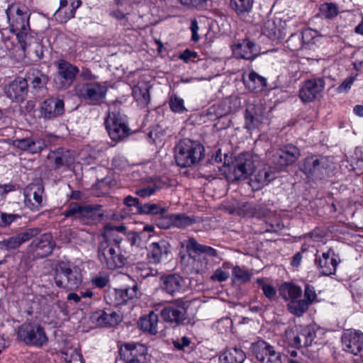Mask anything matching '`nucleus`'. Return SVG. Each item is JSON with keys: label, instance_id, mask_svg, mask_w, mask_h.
I'll list each match as a JSON object with an SVG mask.
<instances>
[{"label": "nucleus", "instance_id": "f257e3e1", "mask_svg": "<svg viewBox=\"0 0 363 363\" xmlns=\"http://www.w3.org/2000/svg\"><path fill=\"white\" fill-rule=\"evenodd\" d=\"M123 238L112 235H103L98 245V257L104 267L113 270L123 267L126 257L122 254Z\"/></svg>", "mask_w": 363, "mask_h": 363}, {"label": "nucleus", "instance_id": "f03ea898", "mask_svg": "<svg viewBox=\"0 0 363 363\" xmlns=\"http://www.w3.org/2000/svg\"><path fill=\"white\" fill-rule=\"evenodd\" d=\"M204 151L203 146L199 142L183 139L174 147L176 163L181 167H191L203 158Z\"/></svg>", "mask_w": 363, "mask_h": 363}, {"label": "nucleus", "instance_id": "7ed1b4c3", "mask_svg": "<svg viewBox=\"0 0 363 363\" xmlns=\"http://www.w3.org/2000/svg\"><path fill=\"white\" fill-rule=\"evenodd\" d=\"M258 163L257 155L250 153L240 155L235 162L228 167L226 178L231 182L246 179L254 172Z\"/></svg>", "mask_w": 363, "mask_h": 363}, {"label": "nucleus", "instance_id": "20e7f679", "mask_svg": "<svg viewBox=\"0 0 363 363\" xmlns=\"http://www.w3.org/2000/svg\"><path fill=\"white\" fill-rule=\"evenodd\" d=\"M54 279L58 287L68 290L77 289L82 281L79 269L65 262H60L56 265Z\"/></svg>", "mask_w": 363, "mask_h": 363}, {"label": "nucleus", "instance_id": "39448f33", "mask_svg": "<svg viewBox=\"0 0 363 363\" xmlns=\"http://www.w3.org/2000/svg\"><path fill=\"white\" fill-rule=\"evenodd\" d=\"M100 205H81L77 202L70 203L62 213L65 218L79 220L83 223H89L101 218Z\"/></svg>", "mask_w": 363, "mask_h": 363}, {"label": "nucleus", "instance_id": "423d86ee", "mask_svg": "<svg viewBox=\"0 0 363 363\" xmlns=\"http://www.w3.org/2000/svg\"><path fill=\"white\" fill-rule=\"evenodd\" d=\"M107 86L99 82H84L74 87L75 95L91 105L101 104L106 97Z\"/></svg>", "mask_w": 363, "mask_h": 363}, {"label": "nucleus", "instance_id": "0eeeda50", "mask_svg": "<svg viewBox=\"0 0 363 363\" xmlns=\"http://www.w3.org/2000/svg\"><path fill=\"white\" fill-rule=\"evenodd\" d=\"M18 339L28 345L40 347L48 342L43 327L38 324L23 323L18 328Z\"/></svg>", "mask_w": 363, "mask_h": 363}, {"label": "nucleus", "instance_id": "6e6552de", "mask_svg": "<svg viewBox=\"0 0 363 363\" xmlns=\"http://www.w3.org/2000/svg\"><path fill=\"white\" fill-rule=\"evenodd\" d=\"M55 247L50 233H44L33 239L28 245L26 250L28 257L32 260L42 259L50 255Z\"/></svg>", "mask_w": 363, "mask_h": 363}, {"label": "nucleus", "instance_id": "1a4fd4ad", "mask_svg": "<svg viewBox=\"0 0 363 363\" xmlns=\"http://www.w3.org/2000/svg\"><path fill=\"white\" fill-rule=\"evenodd\" d=\"M329 161L326 157L312 156L304 160L301 167L308 179L320 180L328 174Z\"/></svg>", "mask_w": 363, "mask_h": 363}, {"label": "nucleus", "instance_id": "9d476101", "mask_svg": "<svg viewBox=\"0 0 363 363\" xmlns=\"http://www.w3.org/2000/svg\"><path fill=\"white\" fill-rule=\"evenodd\" d=\"M57 72L55 77V82L60 89H66L72 84L76 75L79 72L77 67L70 62L60 60L55 62Z\"/></svg>", "mask_w": 363, "mask_h": 363}, {"label": "nucleus", "instance_id": "9b49d317", "mask_svg": "<svg viewBox=\"0 0 363 363\" xmlns=\"http://www.w3.org/2000/svg\"><path fill=\"white\" fill-rule=\"evenodd\" d=\"M119 355L125 363H147V348L140 343H125L120 347Z\"/></svg>", "mask_w": 363, "mask_h": 363}, {"label": "nucleus", "instance_id": "f8f14e48", "mask_svg": "<svg viewBox=\"0 0 363 363\" xmlns=\"http://www.w3.org/2000/svg\"><path fill=\"white\" fill-rule=\"evenodd\" d=\"M160 315L165 322L176 325L182 324L186 318L185 302L180 299L174 301L160 311Z\"/></svg>", "mask_w": 363, "mask_h": 363}, {"label": "nucleus", "instance_id": "ddd939ff", "mask_svg": "<svg viewBox=\"0 0 363 363\" xmlns=\"http://www.w3.org/2000/svg\"><path fill=\"white\" fill-rule=\"evenodd\" d=\"M256 359L260 363H282L281 354L265 341H258L252 345Z\"/></svg>", "mask_w": 363, "mask_h": 363}, {"label": "nucleus", "instance_id": "4468645a", "mask_svg": "<svg viewBox=\"0 0 363 363\" xmlns=\"http://www.w3.org/2000/svg\"><path fill=\"white\" fill-rule=\"evenodd\" d=\"M106 130L113 140H123L130 133V129L125 122L115 113H109L105 121Z\"/></svg>", "mask_w": 363, "mask_h": 363}, {"label": "nucleus", "instance_id": "2eb2a0df", "mask_svg": "<svg viewBox=\"0 0 363 363\" xmlns=\"http://www.w3.org/2000/svg\"><path fill=\"white\" fill-rule=\"evenodd\" d=\"M344 350L363 358V333L358 330H347L342 337Z\"/></svg>", "mask_w": 363, "mask_h": 363}, {"label": "nucleus", "instance_id": "dca6fc26", "mask_svg": "<svg viewBox=\"0 0 363 363\" xmlns=\"http://www.w3.org/2000/svg\"><path fill=\"white\" fill-rule=\"evenodd\" d=\"M6 96L13 102H23L28 92V83L26 79L17 77L4 88Z\"/></svg>", "mask_w": 363, "mask_h": 363}, {"label": "nucleus", "instance_id": "f3484780", "mask_svg": "<svg viewBox=\"0 0 363 363\" xmlns=\"http://www.w3.org/2000/svg\"><path fill=\"white\" fill-rule=\"evenodd\" d=\"M325 87L322 78L308 79L305 82L299 91V97L303 102H311L316 99Z\"/></svg>", "mask_w": 363, "mask_h": 363}, {"label": "nucleus", "instance_id": "a211bd4d", "mask_svg": "<svg viewBox=\"0 0 363 363\" xmlns=\"http://www.w3.org/2000/svg\"><path fill=\"white\" fill-rule=\"evenodd\" d=\"M12 145L21 150L27 151L31 154L39 153L47 147L45 140L35 135L23 138H16L13 140Z\"/></svg>", "mask_w": 363, "mask_h": 363}, {"label": "nucleus", "instance_id": "6ab92c4d", "mask_svg": "<svg viewBox=\"0 0 363 363\" xmlns=\"http://www.w3.org/2000/svg\"><path fill=\"white\" fill-rule=\"evenodd\" d=\"M40 233L38 228H28L1 242V247L6 250L18 249L23 243L35 238Z\"/></svg>", "mask_w": 363, "mask_h": 363}, {"label": "nucleus", "instance_id": "aec40b11", "mask_svg": "<svg viewBox=\"0 0 363 363\" xmlns=\"http://www.w3.org/2000/svg\"><path fill=\"white\" fill-rule=\"evenodd\" d=\"M232 49L235 57L247 60H253L260 52L259 47L248 38L235 43Z\"/></svg>", "mask_w": 363, "mask_h": 363}, {"label": "nucleus", "instance_id": "412c9836", "mask_svg": "<svg viewBox=\"0 0 363 363\" xmlns=\"http://www.w3.org/2000/svg\"><path fill=\"white\" fill-rule=\"evenodd\" d=\"M299 150L289 145L278 150L272 156L273 162L279 166H287L295 162L300 157Z\"/></svg>", "mask_w": 363, "mask_h": 363}, {"label": "nucleus", "instance_id": "4be33fe9", "mask_svg": "<svg viewBox=\"0 0 363 363\" xmlns=\"http://www.w3.org/2000/svg\"><path fill=\"white\" fill-rule=\"evenodd\" d=\"M64 101L59 98H50L40 106V114L45 119H52L64 113Z\"/></svg>", "mask_w": 363, "mask_h": 363}, {"label": "nucleus", "instance_id": "5701e85b", "mask_svg": "<svg viewBox=\"0 0 363 363\" xmlns=\"http://www.w3.org/2000/svg\"><path fill=\"white\" fill-rule=\"evenodd\" d=\"M43 189L40 185L32 184L24 191L25 204L32 211H38L42 206Z\"/></svg>", "mask_w": 363, "mask_h": 363}, {"label": "nucleus", "instance_id": "b1692460", "mask_svg": "<svg viewBox=\"0 0 363 363\" xmlns=\"http://www.w3.org/2000/svg\"><path fill=\"white\" fill-rule=\"evenodd\" d=\"M170 253V245L165 240L153 242L150 245V252L147 257L150 262L158 264L167 260Z\"/></svg>", "mask_w": 363, "mask_h": 363}, {"label": "nucleus", "instance_id": "393cba45", "mask_svg": "<svg viewBox=\"0 0 363 363\" xmlns=\"http://www.w3.org/2000/svg\"><path fill=\"white\" fill-rule=\"evenodd\" d=\"M161 288L172 296L181 293L184 286V279L179 274H169L161 277Z\"/></svg>", "mask_w": 363, "mask_h": 363}, {"label": "nucleus", "instance_id": "a878e982", "mask_svg": "<svg viewBox=\"0 0 363 363\" xmlns=\"http://www.w3.org/2000/svg\"><path fill=\"white\" fill-rule=\"evenodd\" d=\"M315 262L317 264L321 274L325 276L335 273L337 262L335 258L330 257V251L323 252L321 256L315 255Z\"/></svg>", "mask_w": 363, "mask_h": 363}, {"label": "nucleus", "instance_id": "bb28decb", "mask_svg": "<svg viewBox=\"0 0 363 363\" xmlns=\"http://www.w3.org/2000/svg\"><path fill=\"white\" fill-rule=\"evenodd\" d=\"M80 5V0H60V7L55 14L61 18V22H66L74 16L75 11Z\"/></svg>", "mask_w": 363, "mask_h": 363}, {"label": "nucleus", "instance_id": "cd10ccee", "mask_svg": "<svg viewBox=\"0 0 363 363\" xmlns=\"http://www.w3.org/2000/svg\"><path fill=\"white\" fill-rule=\"evenodd\" d=\"M92 319L96 325L101 327H113L117 325L121 320V315L116 312H96L92 315Z\"/></svg>", "mask_w": 363, "mask_h": 363}, {"label": "nucleus", "instance_id": "c85d7f7f", "mask_svg": "<svg viewBox=\"0 0 363 363\" xmlns=\"http://www.w3.org/2000/svg\"><path fill=\"white\" fill-rule=\"evenodd\" d=\"M186 248L187 252H189L191 258L194 259V261L196 260V257H192L190 254V252H194L196 253H203L213 257H218V252L216 250L213 249L210 246L199 244L194 238H189L186 244Z\"/></svg>", "mask_w": 363, "mask_h": 363}, {"label": "nucleus", "instance_id": "c756f323", "mask_svg": "<svg viewBox=\"0 0 363 363\" xmlns=\"http://www.w3.org/2000/svg\"><path fill=\"white\" fill-rule=\"evenodd\" d=\"M48 158L54 162L55 168H60L62 166H68L73 161V158L72 157L69 151L64 148H59L50 152Z\"/></svg>", "mask_w": 363, "mask_h": 363}, {"label": "nucleus", "instance_id": "7c9ffc66", "mask_svg": "<svg viewBox=\"0 0 363 363\" xmlns=\"http://www.w3.org/2000/svg\"><path fill=\"white\" fill-rule=\"evenodd\" d=\"M243 77L244 84L252 91H260L267 85L266 79L255 71L250 72L247 75V78H245V76Z\"/></svg>", "mask_w": 363, "mask_h": 363}, {"label": "nucleus", "instance_id": "2f4dec72", "mask_svg": "<svg viewBox=\"0 0 363 363\" xmlns=\"http://www.w3.org/2000/svg\"><path fill=\"white\" fill-rule=\"evenodd\" d=\"M274 178V174L270 168L264 167L258 171L254 176V179H251V182L253 188L259 189L267 185Z\"/></svg>", "mask_w": 363, "mask_h": 363}, {"label": "nucleus", "instance_id": "473e14b6", "mask_svg": "<svg viewBox=\"0 0 363 363\" xmlns=\"http://www.w3.org/2000/svg\"><path fill=\"white\" fill-rule=\"evenodd\" d=\"M260 108L251 107L245 111V127L249 130L255 129L262 123L263 116L258 113Z\"/></svg>", "mask_w": 363, "mask_h": 363}, {"label": "nucleus", "instance_id": "72a5a7b5", "mask_svg": "<svg viewBox=\"0 0 363 363\" xmlns=\"http://www.w3.org/2000/svg\"><path fill=\"white\" fill-rule=\"evenodd\" d=\"M279 294L285 301L298 299L302 294L301 287L291 283H284L279 288Z\"/></svg>", "mask_w": 363, "mask_h": 363}, {"label": "nucleus", "instance_id": "f704fd0d", "mask_svg": "<svg viewBox=\"0 0 363 363\" xmlns=\"http://www.w3.org/2000/svg\"><path fill=\"white\" fill-rule=\"evenodd\" d=\"M245 357L242 350L234 347L223 352L220 357V363H243Z\"/></svg>", "mask_w": 363, "mask_h": 363}, {"label": "nucleus", "instance_id": "c9c22d12", "mask_svg": "<svg viewBox=\"0 0 363 363\" xmlns=\"http://www.w3.org/2000/svg\"><path fill=\"white\" fill-rule=\"evenodd\" d=\"M140 328L151 334L157 333L158 317L154 312L150 313L148 316L141 318L138 323Z\"/></svg>", "mask_w": 363, "mask_h": 363}, {"label": "nucleus", "instance_id": "e433bc0d", "mask_svg": "<svg viewBox=\"0 0 363 363\" xmlns=\"http://www.w3.org/2000/svg\"><path fill=\"white\" fill-rule=\"evenodd\" d=\"M230 4L237 15L243 17L252 11L254 0H230Z\"/></svg>", "mask_w": 363, "mask_h": 363}, {"label": "nucleus", "instance_id": "4c0bfd02", "mask_svg": "<svg viewBox=\"0 0 363 363\" xmlns=\"http://www.w3.org/2000/svg\"><path fill=\"white\" fill-rule=\"evenodd\" d=\"M133 95L141 106H147L150 102L149 86L145 84L134 86Z\"/></svg>", "mask_w": 363, "mask_h": 363}, {"label": "nucleus", "instance_id": "58836bf2", "mask_svg": "<svg viewBox=\"0 0 363 363\" xmlns=\"http://www.w3.org/2000/svg\"><path fill=\"white\" fill-rule=\"evenodd\" d=\"M33 79L30 80L31 89L39 91L46 87L49 82V77L38 69L32 71Z\"/></svg>", "mask_w": 363, "mask_h": 363}, {"label": "nucleus", "instance_id": "ea45409f", "mask_svg": "<svg viewBox=\"0 0 363 363\" xmlns=\"http://www.w3.org/2000/svg\"><path fill=\"white\" fill-rule=\"evenodd\" d=\"M220 167L213 162H208L199 167V174L207 179H215Z\"/></svg>", "mask_w": 363, "mask_h": 363}, {"label": "nucleus", "instance_id": "a19ab883", "mask_svg": "<svg viewBox=\"0 0 363 363\" xmlns=\"http://www.w3.org/2000/svg\"><path fill=\"white\" fill-rule=\"evenodd\" d=\"M309 306L307 301L294 299L289 301L287 307L292 314L299 317L307 311Z\"/></svg>", "mask_w": 363, "mask_h": 363}, {"label": "nucleus", "instance_id": "79ce46f5", "mask_svg": "<svg viewBox=\"0 0 363 363\" xmlns=\"http://www.w3.org/2000/svg\"><path fill=\"white\" fill-rule=\"evenodd\" d=\"M165 208L160 206L156 203H147L141 204L138 208L139 214L145 215H163L166 213Z\"/></svg>", "mask_w": 363, "mask_h": 363}, {"label": "nucleus", "instance_id": "37998d69", "mask_svg": "<svg viewBox=\"0 0 363 363\" xmlns=\"http://www.w3.org/2000/svg\"><path fill=\"white\" fill-rule=\"evenodd\" d=\"M18 41L24 52L33 45H37L36 40L26 31H19L16 35Z\"/></svg>", "mask_w": 363, "mask_h": 363}, {"label": "nucleus", "instance_id": "c03bdc74", "mask_svg": "<svg viewBox=\"0 0 363 363\" xmlns=\"http://www.w3.org/2000/svg\"><path fill=\"white\" fill-rule=\"evenodd\" d=\"M338 13V9L337 6L332 3H325L320 7L319 15L324 18H333L335 17Z\"/></svg>", "mask_w": 363, "mask_h": 363}, {"label": "nucleus", "instance_id": "a18cd8bd", "mask_svg": "<svg viewBox=\"0 0 363 363\" xmlns=\"http://www.w3.org/2000/svg\"><path fill=\"white\" fill-rule=\"evenodd\" d=\"M14 18L11 26L13 29L19 31H26L29 28L30 15L13 16Z\"/></svg>", "mask_w": 363, "mask_h": 363}, {"label": "nucleus", "instance_id": "49530a36", "mask_svg": "<svg viewBox=\"0 0 363 363\" xmlns=\"http://www.w3.org/2000/svg\"><path fill=\"white\" fill-rule=\"evenodd\" d=\"M172 220L175 226L181 228L191 225L194 222L192 218L185 215H175Z\"/></svg>", "mask_w": 363, "mask_h": 363}, {"label": "nucleus", "instance_id": "de8ad7c7", "mask_svg": "<svg viewBox=\"0 0 363 363\" xmlns=\"http://www.w3.org/2000/svg\"><path fill=\"white\" fill-rule=\"evenodd\" d=\"M233 275L238 280L243 282L249 281L252 277V273L240 267L239 266H235L233 268Z\"/></svg>", "mask_w": 363, "mask_h": 363}, {"label": "nucleus", "instance_id": "09e8293b", "mask_svg": "<svg viewBox=\"0 0 363 363\" xmlns=\"http://www.w3.org/2000/svg\"><path fill=\"white\" fill-rule=\"evenodd\" d=\"M169 106L175 113H181L186 110L184 106L183 99L177 97V96H173L170 98Z\"/></svg>", "mask_w": 363, "mask_h": 363}, {"label": "nucleus", "instance_id": "8fccbe9b", "mask_svg": "<svg viewBox=\"0 0 363 363\" xmlns=\"http://www.w3.org/2000/svg\"><path fill=\"white\" fill-rule=\"evenodd\" d=\"M13 11H15V16H24V15H30L28 13V9L24 7H16L15 4L10 5L8 9L6 10V14L7 16V18L9 21H10L11 12Z\"/></svg>", "mask_w": 363, "mask_h": 363}, {"label": "nucleus", "instance_id": "3c124183", "mask_svg": "<svg viewBox=\"0 0 363 363\" xmlns=\"http://www.w3.org/2000/svg\"><path fill=\"white\" fill-rule=\"evenodd\" d=\"M159 189L160 187L157 185L153 184L152 186H148L145 188L136 190L135 194L142 198L150 197V196L153 195Z\"/></svg>", "mask_w": 363, "mask_h": 363}, {"label": "nucleus", "instance_id": "603ef678", "mask_svg": "<svg viewBox=\"0 0 363 363\" xmlns=\"http://www.w3.org/2000/svg\"><path fill=\"white\" fill-rule=\"evenodd\" d=\"M304 297L307 303L311 305L316 298L317 295L313 286L306 284L304 290Z\"/></svg>", "mask_w": 363, "mask_h": 363}, {"label": "nucleus", "instance_id": "864d4df0", "mask_svg": "<svg viewBox=\"0 0 363 363\" xmlns=\"http://www.w3.org/2000/svg\"><path fill=\"white\" fill-rule=\"evenodd\" d=\"M19 216L16 214H7L4 213H0V226L6 227L10 225Z\"/></svg>", "mask_w": 363, "mask_h": 363}, {"label": "nucleus", "instance_id": "5fc2aeb1", "mask_svg": "<svg viewBox=\"0 0 363 363\" xmlns=\"http://www.w3.org/2000/svg\"><path fill=\"white\" fill-rule=\"evenodd\" d=\"M229 277V273L225 272L222 268L217 269L213 274L211 277V279L213 281H218L222 282L226 281Z\"/></svg>", "mask_w": 363, "mask_h": 363}, {"label": "nucleus", "instance_id": "6e6d98bb", "mask_svg": "<svg viewBox=\"0 0 363 363\" xmlns=\"http://www.w3.org/2000/svg\"><path fill=\"white\" fill-rule=\"evenodd\" d=\"M123 204L128 208L135 207L136 208V211L138 213L139 206H141V203L139 201V199L136 197H133L132 196H128L123 199Z\"/></svg>", "mask_w": 363, "mask_h": 363}, {"label": "nucleus", "instance_id": "4d7b16f0", "mask_svg": "<svg viewBox=\"0 0 363 363\" xmlns=\"http://www.w3.org/2000/svg\"><path fill=\"white\" fill-rule=\"evenodd\" d=\"M137 286H134L131 289H126L123 291H120L118 294L122 296L123 301H126L129 298H133L136 295Z\"/></svg>", "mask_w": 363, "mask_h": 363}, {"label": "nucleus", "instance_id": "13d9d810", "mask_svg": "<svg viewBox=\"0 0 363 363\" xmlns=\"http://www.w3.org/2000/svg\"><path fill=\"white\" fill-rule=\"evenodd\" d=\"M262 289L267 298L272 299L276 296L277 291L274 286L269 284H263L262 286Z\"/></svg>", "mask_w": 363, "mask_h": 363}, {"label": "nucleus", "instance_id": "bf43d9fd", "mask_svg": "<svg viewBox=\"0 0 363 363\" xmlns=\"http://www.w3.org/2000/svg\"><path fill=\"white\" fill-rule=\"evenodd\" d=\"M80 77L85 81H91L97 79V76L92 74L91 71L86 67H83L80 72Z\"/></svg>", "mask_w": 363, "mask_h": 363}, {"label": "nucleus", "instance_id": "052dcab7", "mask_svg": "<svg viewBox=\"0 0 363 363\" xmlns=\"http://www.w3.org/2000/svg\"><path fill=\"white\" fill-rule=\"evenodd\" d=\"M108 281H109V279H108V277H106V276H104V277L99 276V277H96L95 278H94L92 279V283L96 287L104 288V286H106V284H108Z\"/></svg>", "mask_w": 363, "mask_h": 363}, {"label": "nucleus", "instance_id": "680f3d73", "mask_svg": "<svg viewBox=\"0 0 363 363\" xmlns=\"http://www.w3.org/2000/svg\"><path fill=\"white\" fill-rule=\"evenodd\" d=\"M354 79L352 77L346 78L337 87L338 92L347 91L353 84Z\"/></svg>", "mask_w": 363, "mask_h": 363}, {"label": "nucleus", "instance_id": "e2e57ef3", "mask_svg": "<svg viewBox=\"0 0 363 363\" xmlns=\"http://www.w3.org/2000/svg\"><path fill=\"white\" fill-rule=\"evenodd\" d=\"M174 346L179 350H184V348L190 344V340L186 337H183L181 340H174Z\"/></svg>", "mask_w": 363, "mask_h": 363}, {"label": "nucleus", "instance_id": "0e129e2a", "mask_svg": "<svg viewBox=\"0 0 363 363\" xmlns=\"http://www.w3.org/2000/svg\"><path fill=\"white\" fill-rule=\"evenodd\" d=\"M198 55L196 52L191 51L188 49L185 50L183 53H182L179 56V58L184 62H188L192 58L197 57Z\"/></svg>", "mask_w": 363, "mask_h": 363}, {"label": "nucleus", "instance_id": "69168bd1", "mask_svg": "<svg viewBox=\"0 0 363 363\" xmlns=\"http://www.w3.org/2000/svg\"><path fill=\"white\" fill-rule=\"evenodd\" d=\"M142 273L141 276L145 277H150V276H156L158 274V272L157 269H154L148 266L145 267L144 266L143 268H140Z\"/></svg>", "mask_w": 363, "mask_h": 363}, {"label": "nucleus", "instance_id": "338daca9", "mask_svg": "<svg viewBox=\"0 0 363 363\" xmlns=\"http://www.w3.org/2000/svg\"><path fill=\"white\" fill-rule=\"evenodd\" d=\"M143 232L140 233H133L130 237V241L133 245H140L141 244V238L143 235Z\"/></svg>", "mask_w": 363, "mask_h": 363}, {"label": "nucleus", "instance_id": "774afa93", "mask_svg": "<svg viewBox=\"0 0 363 363\" xmlns=\"http://www.w3.org/2000/svg\"><path fill=\"white\" fill-rule=\"evenodd\" d=\"M303 335L306 338L304 345H308V344H311L313 339V335L311 332V329L309 328H306L303 330V333L301 334Z\"/></svg>", "mask_w": 363, "mask_h": 363}]
</instances>
